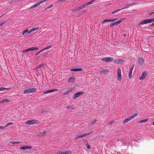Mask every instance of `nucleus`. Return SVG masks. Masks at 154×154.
Returning <instances> with one entry per match:
<instances>
[{"mask_svg": "<svg viewBox=\"0 0 154 154\" xmlns=\"http://www.w3.org/2000/svg\"><path fill=\"white\" fill-rule=\"evenodd\" d=\"M110 26L111 27L113 26H115V25L114 24V22L113 23H111L110 24Z\"/></svg>", "mask_w": 154, "mask_h": 154, "instance_id": "obj_43", "label": "nucleus"}, {"mask_svg": "<svg viewBox=\"0 0 154 154\" xmlns=\"http://www.w3.org/2000/svg\"><path fill=\"white\" fill-rule=\"evenodd\" d=\"M96 1V0H91L89 2H88V3H86V5L87 6H88L89 5H90L92 4L94 2H95Z\"/></svg>", "mask_w": 154, "mask_h": 154, "instance_id": "obj_20", "label": "nucleus"}, {"mask_svg": "<svg viewBox=\"0 0 154 154\" xmlns=\"http://www.w3.org/2000/svg\"><path fill=\"white\" fill-rule=\"evenodd\" d=\"M32 148V147L31 146H25L21 147L20 149L22 150H25L26 149H29Z\"/></svg>", "mask_w": 154, "mask_h": 154, "instance_id": "obj_12", "label": "nucleus"}, {"mask_svg": "<svg viewBox=\"0 0 154 154\" xmlns=\"http://www.w3.org/2000/svg\"><path fill=\"white\" fill-rule=\"evenodd\" d=\"M6 22V21H2L0 23V26L5 24Z\"/></svg>", "mask_w": 154, "mask_h": 154, "instance_id": "obj_41", "label": "nucleus"}, {"mask_svg": "<svg viewBox=\"0 0 154 154\" xmlns=\"http://www.w3.org/2000/svg\"><path fill=\"white\" fill-rule=\"evenodd\" d=\"M148 121V119H144L143 120H142L141 121H140L139 122V123L140 124L142 123L143 122H147Z\"/></svg>", "mask_w": 154, "mask_h": 154, "instance_id": "obj_22", "label": "nucleus"}, {"mask_svg": "<svg viewBox=\"0 0 154 154\" xmlns=\"http://www.w3.org/2000/svg\"><path fill=\"white\" fill-rule=\"evenodd\" d=\"M28 29H26L24 30L22 33V35H27L28 34Z\"/></svg>", "mask_w": 154, "mask_h": 154, "instance_id": "obj_23", "label": "nucleus"}, {"mask_svg": "<svg viewBox=\"0 0 154 154\" xmlns=\"http://www.w3.org/2000/svg\"><path fill=\"white\" fill-rule=\"evenodd\" d=\"M43 51H42V50H41V51H39L38 52H37L36 54H35V55L36 56H37L40 53H41V52H42Z\"/></svg>", "mask_w": 154, "mask_h": 154, "instance_id": "obj_46", "label": "nucleus"}, {"mask_svg": "<svg viewBox=\"0 0 154 154\" xmlns=\"http://www.w3.org/2000/svg\"><path fill=\"white\" fill-rule=\"evenodd\" d=\"M75 78L74 77H70L68 80V82L70 83L74 82Z\"/></svg>", "mask_w": 154, "mask_h": 154, "instance_id": "obj_14", "label": "nucleus"}, {"mask_svg": "<svg viewBox=\"0 0 154 154\" xmlns=\"http://www.w3.org/2000/svg\"><path fill=\"white\" fill-rule=\"evenodd\" d=\"M69 151H66L65 152H62L61 151H58L57 152V154H68L70 153Z\"/></svg>", "mask_w": 154, "mask_h": 154, "instance_id": "obj_16", "label": "nucleus"}, {"mask_svg": "<svg viewBox=\"0 0 154 154\" xmlns=\"http://www.w3.org/2000/svg\"><path fill=\"white\" fill-rule=\"evenodd\" d=\"M124 19H121L118 21L114 22L115 26L117 25L120 24L124 20Z\"/></svg>", "mask_w": 154, "mask_h": 154, "instance_id": "obj_15", "label": "nucleus"}, {"mask_svg": "<svg viewBox=\"0 0 154 154\" xmlns=\"http://www.w3.org/2000/svg\"><path fill=\"white\" fill-rule=\"evenodd\" d=\"M84 142L85 143H86V144H87V143H88V141L86 140H84Z\"/></svg>", "mask_w": 154, "mask_h": 154, "instance_id": "obj_53", "label": "nucleus"}, {"mask_svg": "<svg viewBox=\"0 0 154 154\" xmlns=\"http://www.w3.org/2000/svg\"><path fill=\"white\" fill-rule=\"evenodd\" d=\"M147 23H149L148 19H145L141 21L140 23H139L138 25H142Z\"/></svg>", "mask_w": 154, "mask_h": 154, "instance_id": "obj_11", "label": "nucleus"}, {"mask_svg": "<svg viewBox=\"0 0 154 154\" xmlns=\"http://www.w3.org/2000/svg\"><path fill=\"white\" fill-rule=\"evenodd\" d=\"M117 79L119 81H121L122 79V75L121 74V70L120 68L119 67L117 70Z\"/></svg>", "mask_w": 154, "mask_h": 154, "instance_id": "obj_4", "label": "nucleus"}, {"mask_svg": "<svg viewBox=\"0 0 154 154\" xmlns=\"http://www.w3.org/2000/svg\"><path fill=\"white\" fill-rule=\"evenodd\" d=\"M47 0H44L41 1H40V2H37V3H36V4L35 5H32V6L31 7H30L29 8V9H31L33 8H34L36 7L37 6H39L41 4L45 2V1H47Z\"/></svg>", "mask_w": 154, "mask_h": 154, "instance_id": "obj_5", "label": "nucleus"}, {"mask_svg": "<svg viewBox=\"0 0 154 154\" xmlns=\"http://www.w3.org/2000/svg\"><path fill=\"white\" fill-rule=\"evenodd\" d=\"M154 14V12H151L149 13V14L150 15H152Z\"/></svg>", "mask_w": 154, "mask_h": 154, "instance_id": "obj_55", "label": "nucleus"}, {"mask_svg": "<svg viewBox=\"0 0 154 154\" xmlns=\"http://www.w3.org/2000/svg\"><path fill=\"white\" fill-rule=\"evenodd\" d=\"M134 65H132V66H131V69L130 70L131 71H132V70L133 69V68H134Z\"/></svg>", "mask_w": 154, "mask_h": 154, "instance_id": "obj_44", "label": "nucleus"}, {"mask_svg": "<svg viewBox=\"0 0 154 154\" xmlns=\"http://www.w3.org/2000/svg\"><path fill=\"white\" fill-rule=\"evenodd\" d=\"M104 71H105V72H109V71L107 69H106L105 70H104Z\"/></svg>", "mask_w": 154, "mask_h": 154, "instance_id": "obj_56", "label": "nucleus"}, {"mask_svg": "<svg viewBox=\"0 0 154 154\" xmlns=\"http://www.w3.org/2000/svg\"><path fill=\"white\" fill-rule=\"evenodd\" d=\"M122 10V9H118L117 10L115 11V13H116L118 12V11H119L121 10Z\"/></svg>", "mask_w": 154, "mask_h": 154, "instance_id": "obj_45", "label": "nucleus"}, {"mask_svg": "<svg viewBox=\"0 0 154 154\" xmlns=\"http://www.w3.org/2000/svg\"><path fill=\"white\" fill-rule=\"evenodd\" d=\"M100 73L101 74H102V73H104L105 72V71H104V70H102V71H100Z\"/></svg>", "mask_w": 154, "mask_h": 154, "instance_id": "obj_49", "label": "nucleus"}, {"mask_svg": "<svg viewBox=\"0 0 154 154\" xmlns=\"http://www.w3.org/2000/svg\"><path fill=\"white\" fill-rule=\"evenodd\" d=\"M144 60L143 58H139L138 59V62L139 64L142 66L144 64Z\"/></svg>", "mask_w": 154, "mask_h": 154, "instance_id": "obj_10", "label": "nucleus"}, {"mask_svg": "<svg viewBox=\"0 0 154 154\" xmlns=\"http://www.w3.org/2000/svg\"><path fill=\"white\" fill-rule=\"evenodd\" d=\"M153 34H154V31H153Z\"/></svg>", "mask_w": 154, "mask_h": 154, "instance_id": "obj_61", "label": "nucleus"}, {"mask_svg": "<svg viewBox=\"0 0 154 154\" xmlns=\"http://www.w3.org/2000/svg\"><path fill=\"white\" fill-rule=\"evenodd\" d=\"M84 94V93L83 91L78 92L75 93L74 95L73 96L72 98L73 99H75V98L79 97L81 95H82Z\"/></svg>", "mask_w": 154, "mask_h": 154, "instance_id": "obj_7", "label": "nucleus"}, {"mask_svg": "<svg viewBox=\"0 0 154 154\" xmlns=\"http://www.w3.org/2000/svg\"><path fill=\"white\" fill-rule=\"evenodd\" d=\"M67 108L68 109H74V107L73 106L69 105H68L67 106Z\"/></svg>", "mask_w": 154, "mask_h": 154, "instance_id": "obj_28", "label": "nucleus"}, {"mask_svg": "<svg viewBox=\"0 0 154 154\" xmlns=\"http://www.w3.org/2000/svg\"><path fill=\"white\" fill-rule=\"evenodd\" d=\"M53 6V5H50L48 7H47L46 8V9H49L50 8H51V7H52Z\"/></svg>", "mask_w": 154, "mask_h": 154, "instance_id": "obj_48", "label": "nucleus"}, {"mask_svg": "<svg viewBox=\"0 0 154 154\" xmlns=\"http://www.w3.org/2000/svg\"><path fill=\"white\" fill-rule=\"evenodd\" d=\"M33 31L32 30V29H31V30H30V31H28V34H30V33H31Z\"/></svg>", "mask_w": 154, "mask_h": 154, "instance_id": "obj_50", "label": "nucleus"}, {"mask_svg": "<svg viewBox=\"0 0 154 154\" xmlns=\"http://www.w3.org/2000/svg\"><path fill=\"white\" fill-rule=\"evenodd\" d=\"M82 70V69L81 68H73L71 69V71L74 72H80Z\"/></svg>", "mask_w": 154, "mask_h": 154, "instance_id": "obj_17", "label": "nucleus"}, {"mask_svg": "<svg viewBox=\"0 0 154 154\" xmlns=\"http://www.w3.org/2000/svg\"><path fill=\"white\" fill-rule=\"evenodd\" d=\"M131 6L132 5H131L130 6H127L126 7H125L124 8H122V10H123V9H125L126 8H129L130 7H131Z\"/></svg>", "mask_w": 154, "mask_h": 154, "instance_id": "obj_47", "label": "nucleus"}, {"mask_svg": "<svg viewBox=\"0 0 154 154\" xmlns=\"http://www.w3.org/2000/svg\"><path fill=\"white\" fill-rule=\"evenodd\" d=\"M115 13V11L112 12V14H114Z\"/></svg>", "mask_w": 154, "mask_h": 154, "instance_id": "obj_57", "label": "nucleus"}, {"mask_svg": "<svg viewBox=\"0 0 154 154\" xmlns=\"http://www.w3.org/2000/svg\"><path fill=\"white\" fill-rule=\"evenodd\" d=\"M9 101V100L8 99H4L0 101V103H4L5 102L7 103Z\"/></svg>", "mask_w": 154, "mask_h": 154, "instance_id": "obj_26", "label": "nucleus"}, {"mask_svg": "<svg viewBox=\"0 0 154 154\" xmlns=\"http://www.w3.org/2000/svg\"><path fill=\"white\" fill-rule=\"evenodd\" d=\"M72 88H70V89H68L67 91H67V92L68 93H69V92H72Z\"/></svg>", "mask_w": 154, "mask_h": 154, "instance_id": "obj_37", "label": "nucleus"}, {"mask_svg": "<svg viewBox=\"0 0 154 154\" xmlns=\"http://www.w3.org/2000/svg\"><path fill=\"white\" fill-rule=\"evenodd\" d=\"M71 11L72 12H78V10L77 9V8H75V9L73 10H71Z\"/></svg>", "mask_w": 154, "mask_h": 154, "instance_id": "obj_36", "label": "nucleus"}, {"mask_svg": "<svg viewBox=\"0 0 154 154\" xmlns=\"http://www.w3.org/2000/svg\"><path fill=\"white\" fill-rule=\"evenodd\" d=\"M44 65H45V63H42L40 64H39V65H38L37 66V69L41 67H43Z\"/></svg>", "mask_w": 154, "mask_h": 154, "instance_id": "obj_27", "label": "nucleus"}, {"mask_svg": "<svg viewBox=\"0 0 154 154\" xmlns=\"http://www.w3.org/2000/svg\"><path fill=\"white\" fill-rule=\"evenodd\" d=\"M20 142L17 141V142H15V141H11L10 142V143H12L13 144H15L17 143H19Z\"/></svg>", "mask_w": 154, "mask_h": 154, "instance_id": "obj_34", "label": "nucleus"}, {"mask_svg": "<svg viewBox=\"0 0 154 154\" xmlns=\"http://www.w3.org/2000/svg\"><path fill=\"white\" fill-rule=\"evenodd\" d=\"M149 23H150L152 22H154V18L148 19Z\"/></svg>", "mask_w": 154, "mask_h": 154, "instance_id": "obj_30", "label": "nucleus"}, {"mask_svg": "<svg viewBox=\"0 0 154 154\" xmlns=\"http://www.w3.org/2000/svg\"><path fill=\"white\" fill-rule=\"evenodd\" d=\"M86 6H87L86 5V4L84 5H83L80 6L82 9L85 8Z\"/></svg>", "mask_w": 154, "mask_h": 154, "instance_id": "obj_40", "label": "nucleus"}, {"mask_svg": "<svg viewBox=\"0 0 154 154\" xmlns=\"http://www.w3.org/2000/svg\"><path fill=\"white\" fill-rule=\"evenodd\" d=\"M117 20V19L116 18H113L112 19H109V22H113L114 21H115V20Z\"/></svg>", "mask_w": 154, "mask_h": 154, "instance_id": "obj_38", "label": "nucleus"}, {"mask_svg": "<svg viewBox=\"0 0 154 154\" xmlns=\"http://www.w3.org/2000/svg\"><path fill=\"white\" fill-rule=\"evenodd\" d=\"M152 125H154V121L153 122V123H152Z\"/></svg>", "mask_w": 154, "mask_h": 154, "instance_id": "obj_58", "label": "nucleus"}, {"mask_svg": "<svg viewBox=\"0 0 154 154\" xmlns=\"http://www.w3.org/2000/svg\"><path fill=\"white\" fill-rule=\"evenodd\" d=\"M10 125V122L8 123L5 126H0V129H5V128L7 127Z\"/></svg>", "mask_w": 154, "mask_h": 154, "instance_id": "obj_21", "label": "nucleus"}, {"mask_svg": "<svg viewBox=\"0 0 154 154\" xmlns=\"http://www.w3.org/2000/svg\"><path fill=\"white\" fill-rule=\"evenodd\" d=\"M65 0H60V1H64Z\"/></svg>", "mask_w": 154, "mask_h": 154, "instance_id": "obj_59", "label": "nucleus"}, {"mask_svg": "<svg viewBox=\"0 0 154 154\" xmlns=\"http://www.w3.org/2000/svg\"><path fill=\"white\" fill-rule=\"evenodd\" d=\"M58 89H51L50 90H47L46 91H45L44 92V93L45 94H48V93L52 92H56L57 91H58Z\"/></svg>", "mask_w": 154, "mask_h": 154, "instance_id": "obj_13", "label": "nucleus"}, {"mask_svg": "<svg viewBox=\"0 0 154 154\" xmlns=\"http://www.w3.org/2000/svg\"><path fill=\"white\" fill-rule=\"evenodd\" d=\"M77 8L78 11L82 10V9L81 8V7L80 6V7H78V8Z\"/></svg>", "mask_w": 154, "mask_h": 154, "instance_id": "obj_51", "label": "nucleus"}, {"mask_svg": "<svg viewBox=\"0 0 154 154\" xmlns=\"http://www.w3.org/2000/svg\"><path fill=\"white\" fill-rule=\"evenodd\" d=\"M39 122L36 119L29 120L26 122V124L28 125H33L34 124H38L39 123Z\"/></svg>", "mask_w": 154, "mask_h": 154, "instance_id": "obj_3", "label": "nucleus"}, {"mask_svg": "<svg viewBox=\"0 0 154 154\" xmlns=\"http://www.w3.org/2000/svg\"><path fill=\"white\" fill-rule=\"evenodd\" d=\"M51 47H52V46L51 45H49L48 46H47L46 47L44 48L42 50V51H43L44 50L48 49L50 48H51Z\"/></svg>", "mask_w": 154, "mask_h": 154, "instance_id": "obj_24", "label": "nucleus"}, {"mask_svg": "<svg viewBox=\"0 0 154 154\" xmlns=\"http://www.w3.org/2000/svg\"><path fill=\"white\" fill-rule=\"evenodd\" d=\"M87 148L88 149H90L91 148L90 146L89 145L88 143H87L85 145Z\"/></svg>", "mask_w": 154, "mask_h": 154, "instance_id": "obj_33", "label": "nucleus"}, {"mask_svg": "<svg viewBox=\"0 0 154 154\" xmlns=\"http://www.w3.org/2000/svg\"><path fill=\"white\" fill-rule=\"evenodd\" d=\"M36 89L34 88H30L25 89L23 91L24 94L30 93L35 91Z\"/></svg>", "mask_w": 154, "mask_h": 154, "instance_id": "obj_2", "label": "nucleus"}, {"mask_svg": "<svg viewBox=\"0 0 154 154\" xmlns=\"http://www.w3.org/2000/svg\"><path fill=\"white\" fill-rule=\"evenodd\" d=\"M147 72L146 71H145L143 72L141 76L139 78L140 80H143L146 77L147 75Z\"/></svg>", "mask_w": 154, "mask_h": 154, "instance_id": "obj_9", "label": "nucleus"}, {"mask_svg": "<svg viewBox=\"0 0 154 154\" xmlns=\"http://www.w3.org/2000/svg\"><path fill=\"white\" fill-rule=\"evenodd\" d=\"M9 88H0V91H3L5 90L6 89H9Z\"/></svg>", "mask_w": 154, "mask_h": 154, "instance_id": "obj_35", "label": "nucleus"}, {"mask_svg": "<svg viewBox=\"0 0 154 154\" xmlns=\"http://www.w3.org/2000/svg\"><path fill=\"white\" fill-rule=\"evenodd\" d=\"M38 28H39L38 27H34V28H33L32 29V31L33 32V31H35V30H37Z\"/></svg>", "mask_w": 154, "mask_h": 154, "instance_id": "obj_39", "label": "nucleus"}, {"mask_svg": "<svg viewBox=\"0 0 154 154\" xmlns=\"http://www.w3.org/2000/svg\"><path fill=\"white\" fill-rule=\"evenodd\" d=\"M122 60L119 59H115L114 60V62L116 63H119Z\"/></svg>", "mask_w": 154, "mask_h": 154, "instance_id": "obj_25", "label": "nucleus"}, {"mask_svg": "<svg viewBox=\"0 0 154 154\" xmlns=\"http://www.w3.org/2000/svg\"><path fill=\"white\" fill-rule=\"evenodd\" d=\"M113 60V58L111 57H107L103 58L101 60L106 62H111Z\"/></svg>", "mask_w": 154, "mask_h": 154, "instance_id": "obj_6", "label": "nucleus"}, {"mask_svg": "<svg viewBox=\"0 0 154 154\" xmlns=\"http://www.w3.org/2000/svg\"><path fill=\"white\" fill-rule=\"evenodd\" d=\"M132 71H131L130 70L129 71L128 78L129 79H130L131 78V77L132 74Z\"/></svg>", "mask_w": 154, "mask_h": 154, "instance_id": "obj_29", "label": "nucleus"}, {"mask_svg": "<svg viewBox=\"0 0 154 154\" xmlns=\"http://www.w3.org/2000/svg\"><path fill=\"white\" fill-rule=\"evenodd\" d=\"M150 26H154V23H152V24L150 25Z\"/></svg>", "mask_w": 154, "mask_h": 154, "instance_id": "obj_54", "label": "nucleus"}, {"mask_svg": "<svg viewBox=\"0 0 154 154\" xmlns=\"http://www.w3.org/2000/svg\"><path fill=\"white\" fill-rule=\"evenodd\" d=\"M67 94V91H65L63 93V94L64 95H66Z\"/></svg>", "mask_w": 154, "mask_h": 154, "instance_id": "obj_52", "label": "nucleus"}, {"mask_svg": "<svg viewBox=\"0 0 154 154\" xmlns=\"http://www.w3.org/2000/svg\"><path fill=\"white\" fill-rule=\"evenodd\" d=\"M109 22V19H106V20H104L102 22V23H103L105 22Z\"/></svg>", "mask_w": 154, "mask_h": 154, "instance_id": "obj_31", "label": "nucleus"}, {"mask_svg": "<svg viewBox=\"0 0 154 154\" xmlns=\"http://www.w3.org/2000/svg\"><path fill=\"white\" fill-rule=\"evenodd\" d=\"M138 115L137 113H135L134 114L132 115L131 116H129L126 119H125V120H124L123 122V124H125V123L128 122L130 121L131 119H134L135 117L137 116Z\"/></svg>", "mask_w": 154, "mask_h": 154, "instance_id": "obj_1", "label": "nucleus"}, {"mask_svg": "<svg viewBox=\"0 0 154 154\" xmlns=\"http://www.w3.org/2000/svg\"><path fill=\"white\" fill-rule=\"evenodd\" d=\"M46 132L45 131H44L43 132H40L39 133V135L40 136H43L46 135Z\"/></svg>", "mask_w": 154, "mask_h": 154, "instance_id": "obj_18", "label": "nucleus"}, {"mask_svg": "<svg viewBox=\"0 0 154 154\" xmlns=\"http://www.w3.org/2000/svg\"><path fill=\"white\" fill-rule=\"evenodd\" d=\"M93 132V131H91L90 132L88 133H85L83 134H80L79 136H77L75 138V139H77L79 138H82L86 135H88L89 134Z\"/></svg>", "mask_w": 154, "mask_h": 154, "instance_id": "obj_8", "label": "nucleus"}, {"mask_svg": "<svg viewBox=\"0 0 154 154\" xmlns=\"http://www.w3.org/2000/svg\"><path fill=\"white\" fill-rule=\"evenodd\" d=\"M30 51V50L29 48L27 49L26 50H23V53H26V52H28Z\"/></svg>", "mask_w": 154, "mask_h": 154, "instance_id": "obj_32", "label": "nucleus"}, {"mask_svg": "<svg viewBox=\"0 0 154 154\" xmlns=\"http://www.w3.org/2000/svg\"><path fill=\"white\" fill-rule=\"evenodd\" d=\"M10 125H11L12 124V123L10 122Z\"/></svg>", "mask_w": 154, "mask_h": 154, "instance_id": "obj_60", "label": "nucleus"}, {"mask_svg": "<svg viewBox=\"0 0 154 154\" xmlns=\"http://www.w3.org/2000/svg\"><path fill=\"white\" fill-rule=\"evenodd\" d=\"M30 50V51H33L35 50H37L38 48L37 47H32L30 48H29Z\"/></svg>", "mask_w": 154, "mask_h": 154, "instance_id": "obj_19", "label": "nucleus"}, {"mask_svg": "<svg viewBox=\"0 0 154 154\" xmlns=\"http://www.w3.org/2000/svg\"><path fill=\"white\" fill-rule=\"evenodd\" d=\"M97 120H95L93 121H92L91 123V125H93L94 124V123H96V122H97Z\"/></svg>", "mask_w": 154, "mask_h": 154, "instance_id": "obj_42", "label": "nucleus"}]
</instances>
